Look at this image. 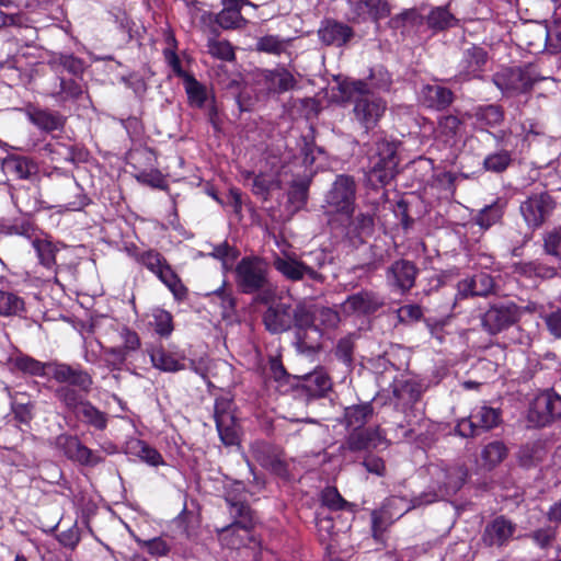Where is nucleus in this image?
<instances>
[{"mask_svg":"<svg viewBox=\"0 0 561 561\" xmlns=\"http://www.w3.org/2000/svg\"><path fill=\"white\" fill-rule=\"evenodd\" d=\"M354 107L355 119L366 129H373L387 110V103L369 91L368 83L357 80L344 84Z\"/></svg>","mask_w":561,"mask_h":561,"instance_id":"f257e3e1","label":"nucleus"},{"mask_svg":"<svg viewBox=\"0 0 561 561\" xmlns=\"http://www.w3.org/2000/svg\"><path fill=\"white\" fill-rule=\"evenodd\" d=\"M355 197L356 185L353 178L339 175L325 196V214L339 215L348 220L354 213Z\"/></svg>","mask_w":561,"mask_h":561,"instance_id":"f03ea898","label":"nucleus"},{"mask_svg":"<svg viewBox=\"0 0 561 561\" xmlns=\"http://www.w3.org/2000/svg\"><path fill=\"white\" fill-rule=\"evenodd\" d=\"M397 167L396 146L380 141L376 145V152L369 157L367 180L373 186L386 185L393 179Z\"/></svg>","mask_w":561,"mask_h":561,"instance_id":"7ed1b4c3","label":"nucleus"},{"mask_svg":"<svg viewBox=\"0 0 561 561\" xmlns=\"http://www.w3.org/2000/svg\"><path fill=\"white\" fill-rule=\"evenodd\" d=\"M268 265L260 257H243L236 267V283L244 294H252L270 287Z\"/></svg>","mask_w":561,"mask_h":561,"instance_id":"20e7f679","label":"nucleus"},{"mask_svg":"<svg viewBox=\"0 0 561 561\" xmlns=\"http://www.w3.org/2000/svg\"><path fill=\"white\" fill-rule=\"evenodd\" d=\"M296 327V346L301 353H313L320 348L319 330L314 323V310L306 304H298L291 312Z\"/></svg>","mask_w":561,"mask_h":561,"instance_id":"39448f33","label":"nucleus"},{"mask_svg":"<svg viewBox=\"0 0 561 561\" xmlns=\"http://www.w3.org/2000/svg\"><path fill=\"white\" fill-rule=\"evenodd\" d=\"M501 413L499 410L481 405L477 407L468 419H462L456 426L457 433L462 437L474 436L478 428L490 430L500 424Z\"/></svg>","mask_w":561,"mask_h":561,"instance_id":"423d86ee","label":"nucleus"},{"mask_svg":"<svg viewBox=\"0 0 561 561\" xmlns=\"http://www.w3.org/2000/svg\"><path fill=\"white\" fill-rule=\"evenodd\" d=\"M561 415V397L542 392L530 404L528 420L536 426H545Z\"/></svg>","mask_w":561,"mask_h":561,"instance_id":"0eeeda50","label":"nucleus"},{"mask_svg":"<svg viewBox=\"0 0 561 561\" xmlns=\"http://www.w3.org/2000/svg\"><path fill=\"white\" fill-rule=\"evenodd\" d=\"M273 265L287 279L297 282L305 276L312 280L322 282L323 276L313 266L298 260L294 254L275 255Z\"/></svg>","mask_w":561,"mask_h":561,"instance_id":"6e6552de","label":"nucleus"},{"mask_svg":"<svg viewBox=\"0 0 561 561\" xmlns=\"http://www.w3.org/2000/svg\"><path fill=\"white\" fill-rule=\"evenodd\" d=\"M554 208L553 201L547 193L535 194L520 205V213L526 224L538 228L550 216Z\"/></svg>","mask_w":561,"mask_h":561,"instance_id":"1a4fd4ad","label":"nucleus"},{"mask_svg":"<svg viewBox=\"0 0 561 561\" xmlns=\"http://www.w3.org/2000/svg\"><path fill=\"white\" fill-rule=\"evenodd\" d=\"M433 501H435V499H419L416 500V503H411L403 497L392 496L387 500L386 504L379 512H375L373 514L374 527H381L386 522L392 523L394 519H398L408 513L412 507L423 503H432Z\"/></svg>","mask_w":561,"mask_h":561,"instance_id":"9d476101","label":"nucleus"},{"mask_svg":"<svg viewBox=\"0 0 561 561\" xmlns=\"http://www.w3.org/2000/svg\"><path fill=\"white\" fill-rule=\"evenodd\" d=\"M57 446L71 460L84 466H95L102 461L100 455L84 446L77 437L60 435L57 437Z\"/></svg>","mask_w":561,"mask_h":561,"instance_id":"9b49d317","label":"nucleus"},{"mask_svg":"<svg viewBox=\"0 0 561 561\" xmlns=\"http://www.w3.org/2000/svg\"><path fill=\"white\" fill-rule=\"evenodd\" d=\"M518 318V310L514 304L491 307L483 316V327L492 334L512 325Z\"/></svg>","mask_w":561,"mask_h":561,"instance_id":"f8f14e48","label":"nucleus"},{"mask_svg":"<svg viewBox=\"0 0 561 561\" xmlns=\"http://www.w3.org/2000/svg\"><path fill=\"white\" fill-rule=\"evenodd\" d=\"M46 377H50L58 382L79 387L84 391H88L92 383L90 376L85 371L57 362L48 363Z\"/></svg>","mask_w":561,"mask_h":561,"instance_id":"ddd939ff","label":"nucleus"},{"mask_svg":"<svg viewBox=\"0 0 561 561\" xmlns=\"http://www.w3.org/2000/svg\"><path fill=\"white\" fill-rule=\"evenodd\" d=\"M222 10L217 14L216 22L222 28H240L247 24V20L241 15L243 5H255L249 0H221Z\"/></svg>","mask_w":561,"mask_h":561,"instance_id":"4468645a","label":"nucleus"},{"mask_svg":"<svg viewBox=\"0 0 561 561\" xmlns=\"http://www.w3.org/2000/svg\"><path fill=\"white\" fill-rule=\"evenodd\" d=\"M416 270L414 265L408 261L401 260L394 262L387 272L388 283L398 289L409 290L415 280Z\"/></svg>","mask_w":561,"mask_h":561,"instance_id":"2eb2a0df","label":"nucleus"},{"mask_svg":"<svg viewBox=\"0 0 561 561\" xmlns=\"http://www.w3.org/2000/svg\"><path fill=\"white\" fill-rule=\"evenodd\" d=\"M467 476V470L461 466L437 470L436 478L442 493L439 497L455 494L465 483Z\"/></svg>","mask_w":561,"mask_h":561,"instance_id":"dca6fc26","label":"nucleus"},{"mask_svg":"<svg viewBox=\"0 0 561 561\" xmlns=\"http://www.w3.org/2000/svg\"><path fill=\"white\" fill-rule=\"evenodd\" d=\"M264 323L272 333H279L290 329L293 325L290 306L285 302H278L270 307L264 314Z\"/></svg>","mask_w":561,"mask_h":561,"instance_id":"f3484780","label":"nucleus"},{"mask_svg":"<svg viewBox=\"0 0 561 561\" xmlns=\"http://www.w3.org/2000/svg\"><path fill=\"white\" fill-rule=\"evenodd\" d=\"M149 355L153 367L159 370L175 373L187 368L184 363L185 356L179 352L156 347L150 351Z\"/></svg>","mask_w":561,"mask_h":561,"instance_id":"a211bd4d","label":"nucleus"},{"mask_svg":"<svg viewBox=\"0 0 561 561\" xmlns=\"http://www.w3.org/2000/svg\"><path fill=\"white\" fill-rule=\"evenodd\" d=\"M382 306V300L371 291H360L350 296L342 305L343 311L352 313H369Z\"/></svg>","mask_w":561,"mask_h":561,"instance_id":"6ab92c4d","label":"nucleus"},{"mask_svg":"<svg viewBox=\"0 0 561 561\" xmlns=\"http://www.w3.org/2000/svg\"><path fill=\"white\" fill-rule=\"evenodd\" d=\"M321 42L325 45L341 47L353 37V30L336 21H325L318 31Z\"/></svg>","mask_w":561,"mask_h":561,"instance_id":"aec40b11","label":"nucleus"},{"mask_svg":"<svg viewBox=\"0 0 561 561\" xmlns=\"http://www.w3.org/2000/svg\"><path fill=\"white\" fill-rule=\"evenodd\" d=\"M515 531V525L503 516L495 518L490 523L483 534V541L488 546H503L513 536Z\"/></svg>","mask_w":561,"mask_h":561,"instance_id":"412c9836","label":"nucleus"},{"mask_svg":"<svg viewBox=\"0 0 561 561\" xmlns=\"http://www.w3.org/2000/svg\"><path fill=\"white\" fill-rule=\"evenodd\" d=\"M494 287L493 278L486 273H478L470 278H466L458 284V294L467 296H485Z\"/></svg>","mask_w":561,"mask_h":561,"instance_id":"4be33fe9","label":"nucleus"},{"mask_svg":"<svg viewBox=\"0 0 561 561\" xmlns=\"http://www.w3.org/2000/svg\"><path fill=\"white\" fill-rule=\"evenodd\" d=\"M383 436L378 428L354 431L348 439L347 446L351 450L376 448L383 442Z\"/></svg>","mask_w":561,"mask_h":561,"instance_id":"5701e85b","label":"nucleus"},{"mask_svg":"<svg viewBox=\"0 0 561 561\" xmlns=\"http://www.w3.org/2000/svg\"><path fill=\"white\" fill-rule=\"evenodd\" d=\"M421 96L428 107L436 110L446 108L454 99L453 92L440 85H425L422 89Z\"/></svg>","mask_w":561,"mask_h":561,"instance_id":"b1692460","label":"nucleus"},{"mask_svg":"<svg viewBox=\"0 0 561 561\" xmlns=\"http://www.w3.org/2000/svg\"><path fill=\"white\" fill-rule=\"evenodd\" d=\"M514 272L526 277H538L541 279H550L559 275L558 267L539 261L517 263L514 265Z\"/></svg>","mask_w":561,"mask_h":561,"instance_id":"393cba45","label":"nucleus"},{"mask_svg":"<svg viewBox=\"0 0 561 561\" xmlns=\"http://www.w3.org/2000/svg\"><path fill=\"white\" fill-rule=\"evenodd\" d=\"M493 81L504 92L522 91L525 88L523 75L519 69H505L497 72Z\"/></svg>","mask_w":561,"mask_h":561,"instance_id":"a878e982","label":"nucleus"},{"mask_svg":"<svg viewBox=\"0 0 561 561\" xmlns=\"http://www.w3.org/2000/svg\"><path fill=\"white\" fill-rule=\"evenodd\" d=\"M28 119L45 131H53L62 126V119L59 115L46 110L32 108L27 112Z\"/></svg>","mask_w":561,"mask_h":561,"instance_id":"bb28decb","label":"nucleus"},{"mask_svg":"<svg viewBox=\"0 0 561 561\" xmlns=\"http://www.w3.org/2000/svg\"><path fill=\"white\" fill-rule=\"evenodd\" d=\"M486 62V54L480 47H472L465 51L462 68L466 77H477Z\"/></svg>","mask_w":561,"mask_h":561,"instance_id":"cd10ccee","label":"nucleus"},{"mask_svg":"<svg viewBox=\"0 0 561 561\" xmlns=\"http://www.w3.org/2000/svg\"><path fill=\"white\" fill-rule=\"evenodd\" d=\"M2 168L7 172L13 173L18 179H28L35 173V164L25 157H9L3 160Z\"/></svg>","mask_w":561,"mask_h":561,"instance_id":"c85d7f7f","label":"nucleus"},{"mask_svg":"<svg viewBox=\"0 0 561 561\" xmlns=\"http://www.w3.org/2000/svg\"><path fill=\"white\" fill-rule=\"evenodd\" d=\"M280 182L273 173H260L253 178L252 192L254 195L266 201L271 192L278 190Z\"/></svg>","mask_w":561,"mask_h":561,"instance_id":"c756f323","label":"nucleus"},{"mask_svg":"<svg viewBox=\"0 0 561 561\" xmlns=\"http://www.w3.org/2000/svg\"><path fill=\"white\" fill-rule=\"evenodd\" d=\"M87 424L96 430H104L107 425V416L104 412L98 410L90 402L82 403L80 410L76 413Z\"/></svg>","mask_w":561,"mask_h":561,"instance_id":"7c9ffc66","label":"nucleus"},{"mask_svg":"<svg viewBox=\"0 0 561 561\" xmlns=\"http://www.w3.org/2000/svg\"><path fill=\"white\" fill-rule=\"evenodd\" d=\"M156 276L171 290L175 298L185 296L186 288L169 263H167Z\"/></svg>","mask_w":561,"mask_h":561,"instance_id":"2f4dec72","label":"nucleus"},{"mask_svg":"<svg viewBox=\"0 0 561 561\" xmlns=\"http://www.w3.org/2000/svg\"><path fill=\"white\" fill-rule=\"evenodd\" d=\"M546 44L552 51H561V12H554L546 22Z\"/></svg>","mask_w":561,"mask_h":561,"instance_id":"473e14b6","label":"nucleus"},{"mask_svg":"<svg viewBox=\"0 0 561 561\" xmlns=\"http://www.w3.org/2000/svg\"><path fill=\"white\" fill-rule=\"evenodd\" d=\"M216 427L221 442L226 446H234L239 444V427L236 422V417L228 419L226 416L216 424Z\"/></svg>","mask_w":561,"mask_h":561,"instance_id":"72a5a7b5","label":"nucleus"},{"mask_svg":"<svg viewBox=\"0 0 561 561\" xmlns=\"http://www.w3.org/2000/svg\"><path fill=\"white\" fill-rule=\"evenodd\" d=\"M373 413L371 407L366 404L353 405L345 409V421L348 426L354 428L362 427Z\"/></svg>","mask_w":561,"mask_h":561,"instance_id":"f704fd0d","label":"nucleus"},{"mask_svg":"<svg viewBox=\"0 0 561 561\" xmlns=\"http://www.w3.org/2000/svg\"><path fill=\"white\" fill-rule=\"evenodd\" d=\"M308 389L318 396L325 394L332 388V381L323 369H317L306 377Z\"/></svg>","mask_w":561,"mask_h":561,"instance_id":"c9c22d12","label":"nucleus"},{"mask_svg":"<svg viewBox=\"0 0 561 561\" xmlns=\"http://www.w3.org/2000/svg\"><path fill=\"white\" fill-rule=\"evenodd\" d=\"M339 313L328 307H321L314 310V323L319 330V337L321 332L325 330L335 329L340 323Z\"/></svg>","mask_w":561,"mask_h":561,"instance_id":"e433bc0d","label":"nucleus"},{"mask_svg":"<svg viewBox=\"0 0 561 561\" xmlns=\"http://www.w3.org/2000/svg\"><path fill=\"white\" fill-rule=\"evenodd\" d=\"M270 85L277 92H285L293 89L296 84L294 76L286 69L271 71L267 76Z\"/></svg>","mask_w":561,"mask_h":561,"instance_id":"4c0bfd02","label":"nucleus"},{"mask_svg":"<svg viewBox=\"0 0 561 561\" xmlns=\"http://www.w3.org/2000/svg\"><path fill=\"white\" fill-rule=\"evenodd\" d=\"M24 309V301L15 294L0 291V316L19 314Z\"/></svg>","mask_w":561,"mask_h":561,"instance_id":"58836bf2","label":"nucleus"},{"mask_svg":"<svg viewBox=\"0 0 561 561\" xmlns=\"http://www.w3.org/2000/svg\"><path fill=\"white\" fill-rule=\"evenodd\" d=\"M457 20L454 15L443 7L436 8L431 11L427 23L434 30H445L456 24Z\"/></svg>","mask_w":561,"mask_h":561,"instance_id":"ea45409f","label":"nucleus"},{"mask_svg":"<svg viewBox=\"0 0 561 561\" xmlns=\"http://www.w3.org/2000/svg\"><path fill=\"white\" fill-rule=\"evenodd\" d=\"M135 259L154 275L168 263L164 256L154 250L137 253Z\"/></svg>","mask_w":561,"mask_h":561,"instance_id":"a19ab883","label":"nucleus"},{"mask_svg":"<svg viewBox=\"0 0 561 561\" xmlns=\"http://www.w3.org/2000/svg\"><path fill=\"white\" fill-rule=\"evenodd\" d=\"M507 455L505 445L501 442H492L488 444L482 453L481 457L484 463L489 467L499 465Z\"/></svg>","mask_w":561,"mask_h":561,"instance_id":"79ce46f5","label":"nucleus"},{"mask_svg":"<svg viewBox=\"0 0 561 561\" xmlns=\"http://www.w3.org/2000/svg\"><path fill=\"white\" fill-rule=\"evenodd\" d=\"M15 366L27 374L46 377L48 370V363L38 362L32 357L23 356L18 357L15 360Z\"/></svg>","mask_w":561,"mask_h":561,"instance_id":"37998d69","label":"nucleus"},{"mask_svg":"<svg viewBox=\"0 0 561 561\" xmlns=\"http://www.w3.org/2000/svg\"><path fill=\"white\" fill-rule=\"evenodd\" d=\"M33 247L37 253L41 263L46 267H51L56 262V248L47 240H35Z\"/></svg>","mask_w":561,"mask_h":561,"instance_id":"c03bdc74","label":"nucleus"},{"mask_svg":"<svg viewBox=\"0 0 561 561\" xmlns=\"http://www.w3.org/2000/svg\"><path fill=\"white\" fill-rule=\"evenodd\" d=\"M56 397L75 414L80 410L82 403L80 396L69 387H60L56 390Z\"/></svg>","mask_w":561,"mask_h":561,"instance_id":"a18cd8bd","label":"nucleus"},{"mask_svg":"<svg viewBox=\"0 0 561 561\" xmlns=\"http://www.w3.org/2000/svg\"><path fill=\"white\" fill-rule=\"evenodd\" d=\"M185 91L192 104L202 107L206 100L204 87L193 77H187L185 81Z\"/></svg>","mask_w":561,"mask_h":561,"instance_id":"49530a36","label":"nucleus"},{"mask_svg":"<svg viewBox=\"0 0 561 561\" xmlns=\"http://www.w3.org/2000/svg\"><path fill=\"white\" fill-rule=\"evenodd\" d=\"M136 455L150 466H158L163 462L162 456L154 448L145 442L137 440L134 445Z\"/></svg>","mask_w":561,"mask_h":561,"instance_id":"de8ad7c7","label":"nucleus"},{"mask_svg":"<svg viewBox=\"0 0 561 561\" xmlns=\"http://www.w3.org/2000/svg\"><path fill=\"white\" fill-rule=\"evenodd\" d=\"M208 53L222 60H232L234 51L228 41L209 39L207 44Z\"/></svg>","mask_w":561,"mask_h":561,"instance_id":"09e8293b","label":"nucleus"},{"mask_svg":"<svg viewBox=\"0 0 561 561\" xmlns=\"http://www.w3.org/2000/svg\"><path fill=\"white\" fill-rule=\"evenodd\" d=\"M152 317L156 332L160 335H170L173 331L171 313L163 309H156L152 312Z\"/></svg>","mask_w":561,"mask_h":561,"instance_id":"8fccbe9b","label":"nucleus"},{"mask_svg":"<svg viewBox=\"0 0 561 561\" xmlns=\"http://www.w3.org/2000/svg\"><path fill=\"white\" fill-rule=\"evenodd\" d=\"M257 50L268 54H280L286 48V42L275 35H266L259 39Z\"/></svg>","mask_w":561,"mask_h":561,"instance_id":"3c124183","label":"nucleus"},{"mask_svg":"<svg viewBox=\"0 0 561 561\" xmlns=\"http://www.w3.org/2000/svg\"><path fill=\"white\" fill-rule=\"evenodd\" d=\"M510 162V153L507 151H500L484 159V168L489 171L502 172L508 167Z\"/></svg>","mask_w":561,"mask_h":561,"instance_id":"603ef678","label":"nucleus"},{"mask_svg":"<svg viewBox=\"0 0 561 561\" xmlns=\"http://www.w3.org/2000/svg\"><path fill=\"white\" fill-rule=\"evenodd\" d=\"M502 217V210L497 205L486 206L477 217V224L488 229Z\"/></svg>","mask_w":561,"mask_h":561,"instance_id":"864d4df0","label":"nucleus"},{"mask_svg":"<svg viewBox=\"0 0 561 561\" xmlns=\"http://www.w3.org/2000/svg\"><path fill=\"white\" fill-rule=\"evenodd\" d=\"M140 547L145 548L148 553L154 557H162L168 554L170 547L165 540L160 537L150 540H138Z\"/></svg>","mask_w":561,"mask_h":561,"instance_id":"5fc2aeb1","label":"nucleus"},{"mask_svg":"<svg viewBox=\"0 0 561 561\" xmlns=\"http://www.w3.org/2000/svg\"><path fill=\"white\" fill-rule=\"evenodd\" d=\"M322 503L331 510L339 511L347 505L335 488H327L322 492Z\"/></svg>","mask_w":561,"mask_h":561,"instance_id":"6e6d98bb","label":"nucleus"},{"mask_svg":"<svg viewBox=\"0 0 561 561\" xmlns=\"http://www.w3.org/2000/svg\"><path fill=\"white\" fill-rule=\"evenodd\" d=\"M545 251L561 260V230H554L545 238Z\"/></svg>","mask_w":561,"mask_h":561,"instance_id":"4d7b16f0","label":"nucleus"},{"mask_svg":"<svg viewBox=\"0 0 561 561\" xmlns=\"http://www.w3.org/2000/svg\"><path fill=\"white\" fill-rule=\"evenodd\" d=\"M478 117L489 126H496L503 121V113L495 105H489L478 112Z\"/></svg>","mask_w":561,"mask_h":561,"instance_id":"13d9d810","label":"nucleus"},{"mask_svg":"<svg viewBox=\"0 0 561 561\" xmlns=\"http://www.w3.org/2000/svg\"><path fill=\"white\" fill-rule=\"evenodd\" d=\"M354 343L351 337H343L339 341L335 350V355L339 359H341L345 365L350 366L352 364V355H353Z\"/></svg>","mask_w":561,"mask_h":561,"instance_id":"bf43d9fd","label":"nucleus"},{"mask_svg":"<svg viewBox=\"0 0 561 561\" xmlns=\"http://www.w3.org/2000/svg\"><path fill=\"white\" fill-rule=\"evenodd\" d=\"M317 529L319 538L322 542L332 540L333 537L336 535L334 531L333 519L328 516L318 517Z\"/></svg>","mask_w":561,"mask_h":561,"instance_id":"052dcab7","label":"nucleus"},{"mask_svg":"<svg viewBox=\"0 0 561 561\" xmlns=\"http://www.w3.org/2000/svg\"><path fill=\"white\" fill-rule=\"evenodd\" d=\"M232 419L233 414V403L228 398H218L215 402V420L216 424L220 422L221 419L225 417Z\"/></svg>","mask_w":561,"mask_h":561,"instance_id":"680f3d73","label":"nucleus"},{"mask_svg":"<svg viewBox=\"0 0 561 561\" xmlns=\"http://www.w3.org/2000/svg\"><path fill=\"white\" fill-rule=\"evenodd\" d=\"M369 18L374 21L387 18L390 14V7L383 0H369Z\"/></svg>","mask_w":561,"mask_h":561,"instance_id":"e2e57ef3","label":"nucleus"},{"mask_svg":"<svg viewBox=\"0 0 561 561\" xmlns=\"http://www.w3.org/2000/svg\"><path fill=\"white\" fill-rule=\"evenodd\" d=\"M460 121L458 117L454 115L444 116L438 123V130L443 135L454 136L457 133Z\"/></svg>","mask_w":561,"mask_h":561,"instance_id":"0e129e2a","label":"nucleus"},{"mask_svg":"<svg viewBox=\"0 0 561 561\" xmlns=\"http://www.w3.org/2000/svg\"><path fill=\"white\" fill-rule=\"evenodd\" d=\"M350 4L354 20L364 21L369 18V0H351Z\"/></svg>","mask_w":561,"mask_h":561,"instance_id":"69168bd1","label":"nucleus"},{"mask_svg":"<svg viewBox=\"0 0 561 561\" xmlns=\"http://www.w3.org/2000/svg\"><path fill=\"white\" fill-rule=\"evenodd\" d=\"M33 404L30 403H13V413L19 422L27 424L33 419Z\"/></svg>","mask_w":561,"mask_h":561,"instance_id":"338daca9","label":"nucleus"},{"mask_svg":"<svg viewBox=\"0 0 561 561\" xmlns=\"http://www.w3.org/2000/svg\"><path fill=\"white\" fill-rule=\"evenodd\" d=\"M60 88L65 99H77L82 93V87L76 80H61Z\"/></svg>","mask_w":561,"mask_h":561,"instance_id":"774afa93","label":"nucleus"}]
</instances>
